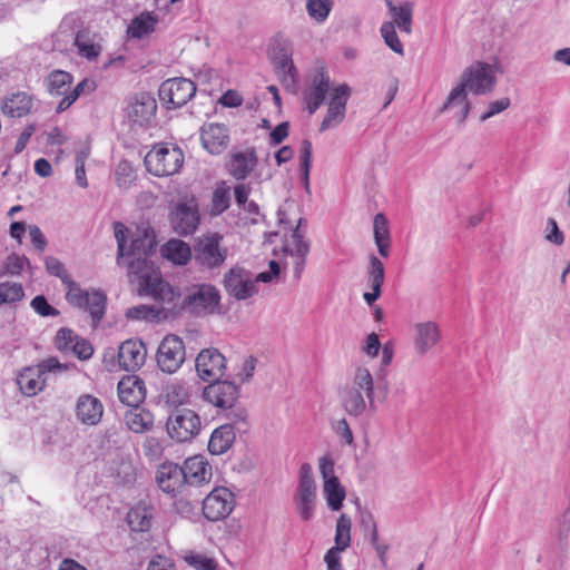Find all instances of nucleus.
Instances as JSON below:
<instances>
[{
  "label": "nucleus",
  "instance_id": "1",
  "mask_svg": "<svg viewBox=\"0 0 570 570\" xmlns=\"http://www.w3.org/2000/svg\"><path fill=\"white\" fill-rule=\"evenodd\" d=\"M340 397L344 410L353 416L362 415L367 406L376 410L375 385L372 373L364 366H357Z\"/></svg>",
  "mask_w": 570,
  "mask_h": 570
},
{
  "label": "nucleus",
  "instance_id": "2",
  "mask_svg": "<svg viewBox=\"0 0 570 570\" xmlns=\"http://www.w3.org/2000/svg\"><path fill=\"white\" fill-rule=\"evenodd\" d=\"M127 261L128 276L138 283L141 295H148L160 302H171L174 291L164 282L155 269L149 256H125Z\"/></svg>",
  "mask_w": 570,
  "mask_h": 570
},
{
  "label": "nucleus",
  "instance_id": "3",
  "mask_svg": "<svg viewBox=\"0 0 570 570\" xmlns=\"http://www.w3.org/2000/svg\"><path fill=\"white\" fill-rule=\"evenodd\" d=\"M223 236L218 233H210L197 238L194 246V258L196 264L205 271H218L224 265L228 248L222 245Z\"/></svg>",
  "mask_w": 570,
  "mask_h": 570
},
{
  "label": "nucleus",
  "instance_id": "4",
  "mask_svg": "<svg viewBox=\"0 0 570 570\" xmlns=\"http://www.w3.org/2000/svg\"><path fill=\"white\" fill-rule=\"evenodd\" d=\"M67 287L66 299L69 304L87 311L94 326L102 320L106 308V295L100 291L85 292L80 286L69 278L63 283Z\"/></svg>",
  "mask_w": 570,
  "mask_h": 570
},
{
  "label": "nucleus",
  "instance_id": "5",
  "mask_svg": "<svg viewBox=\"0 0 570 570\" xmlns=\"http://www.w3.org/2000/svg\"><path fill=\"white\" fill-rule=\"evenodd\" d=\"M146 169L158 177L170 176L179 171L184 164V154L176 146H159L145 156Z\"/></svg>",
  "mask_w": 570,
  "mask_h": 570
},
{
  "label": "nucleus",
  "instance_id": "6",
  "mask_svg": "<svg viewBox=\"0 0 570 570\" xmlns=\"http://www.w3.org/2000/svg\"><path fill=\"white\" fill-rule=\"evenodd\" d=\"M170 226L180 236L194 234L200 223L198 202L194 196L180 198L170 208Z\"/></svg>",
  "mask_w": 570,
  "mask_h": 570
},
{
  "label": "nucleus",
  "instance_id": "7",
  "mask_svg": "<svg viewBox=\"0 0 570 570\" xmlns=\"http://www.w3.org/2000/svg\"><path fill=\"white\" fill-rule=\"evenodd\" d=\"M202 429L199 415L190 409H175L168 416L166 430L176 442H188L196 438Z\"/></svg>",
  "mask_w": 570,
  "mask_h": 570
},
{
  "label": "nucleus",
  "instance_id": "8",
  "mask_svg": "<svg viewBox=\"0 0 570 570\" xmlns=\"http://www.w3.org/2000/svg\"><path fill=\"white\" fill-rule=\"evenodd\" d=\"M220 303V293L208 283L194 284L188 287L184 298V308L195 315L212 314Z\"/></svg>",
  "mask_w": 570,
  "mask_h": 570
},
{
  "label": "nucleus",
  "instance_id": "9",
  "mask_svg": "<svg viewBox=\"0 0 570 570\" xmlns=\"http://www.w3.org/2000/svg\"><path fill=\"white\" fill-rule=\"evenodd\" d=\"M293 500L301 519L309 521L314 517L315 511L316 483L313 476V469L308 463L301 465L298 487Z\"/></svg>",
  "mask_w": 570,
  "mask_h": 570
},
{
  "label": "nucleus",
  "instance_id": "10",
  "mask_svg": "<svg viewBox=\"0 0 570 570\" xmlns=\"http://www.w3.org/2000/svg\"><path fill=\"white\" fill-rule=\"evenodd\" d=\"M223 286L226 293L237 301L248 299L258 292L253 273L239 265L233 266L224 274Z\"/></svg>",
  "mask_w": 570,
  "mask_h": 570
},
{
  "label": "nucleus",
  "instance_id": "11",
  "mask_svg": "<svg viewBox=\"0 0 570 570\" xmlns=\"http://www.w3.org/2000/svg\"><path fill=\"white\" fill-rule=\"evenodd\" d=\"M186 358L185 344L177 335H166L160 342L156 361L161 372L167 374L176 373Z\"/></svg>",
  "mask_w": 570,
  "mask_h": 570
},
{
  "label": "nucleus",
  "instance_id": "12",
  "mask_svg": "<svg viewBox=\"0 0 570 570\" xmlns=\"http://www.w3.org/2000/svg\"><path fill=\"white\" fill-rule=\"evenodd\" d=\"M495 82V70L485 62H474L463 71L460 78V83L475 95L491 92Z\"/></svg>",
  "mask_w": 570,
  "mask_h": 570
},
{
  "label": "nucleus",
  "instance_id": "13",
  "mask_svg": "<svg viewBox=\"0 0 570 570\" xmlns=\"http://www.w3.org/2000/svg\"><path fill=\"white\" fill-rule=\"evenodd\" d=\"M195 367L203 381L212 383L224 376L226 358L217 348H205L198 353Z\"/></svg>",
  "mask_w": 570,
  "mask_h": 570
},
{
  "label": "nucleus",
  "instance_id": "14",
  "mask_svg": "<svg viewBox=\"0 0 570 570\" xmlns=\"http://www.w3.org/2000/svg\"><path fill=\"white\" fill-rule=\"evenodd\" d=\"M234 495L224 487L215 488L203 501V514L209 521H219L230 514Z\"/></svg>",
  "mask_w": 570,
  "mask_h": 570
},
{
  "label": "nucleus",
  "instance_id": "15",
  "mask_svg": "<svg viewBox=\"0 0 570 570\" xmlns=\"http://www.w3.org/2000/svg\"><path fill=\"white\" fill-rule=\"evenodd\" d=\"M195 92V83L186 78L168 79L159 88L160 99L173 108L186 105L194 97Z\"/></svg>",
  "mask_w": 570,
  "mask_h": 570
},
{
  "label": "nucleus",
  "instance_id": "16",
  "mask_svg": "<svg viewBox=\"0 0 570 570\" xmlns=\"http://www.w3.org/2000/svg\"><path fill=\"white\" fill-rule=\"evenodd\" d=\"M350 96L351 88L346 83H342L333 90L326 116L320 127L321 131L337 127L344 120Z\"/></svg>",
  "mask_w": 570,
  "mask_h": 570
},
{
  "label": "nucleus",
  "instance_id": "17",
  "mask_svg": "<svg viewBox=\"0 0 570 570\" xmlns=\"http://www.w3.org/2000/svg\"><path fill=\"white\" fill-rule=\"evenodd\" d=\"M238 387L229 381H215L203 390V399L219 409H232L238 399Z\"/></svg>",
  "mask_w": 570,
  "mask_h": 570
},
{
  "label": "nucleus",
  "instance_id": "18",
  "mask_svg": "<svg viewBox=\"0 0 570 570\" xmlns=\"http://www.w3.org/2000/svg\"><path fill=\"white\" fill-rule=\"evenodd\" d=\"M306 220L299 218L296 228L292 232L291 238L286 240L284 250L295 257L294 276L299 279L305 265V257L309 252V243L304 239Z\"/></svg>",
  "mask_w": 570,
  "mask_h": 570
},
{
  "label": "nucleus",
  "instance_id": "19",
  "mask_svg": "<svg viewBox=\"0 0 570 570\" xmlns=\"http://www.w3.org/2000/svg\"><path fill=\"white\" fill-rule=\"evenodd\" d=\"M272 61L283 86L287 89L294 88L296 82V71L292 60V51L285 43L277 41L273 46Z\"/></svg>",
  "mask_w": 570,
  "mask_h": 570
},
{
  "label": "nucleus",
  "instance_id": "20",
  "mask_svg": "<svg viewBox=\"0 0 570 570\" xmlns=\"http://www.w3.org/2000/svg\"><path fill=\"white\" fill-rule=\"evenodd\" d=\"M156 482L163 492L175 497L185 487L186 475L180 465L173 462H165L157 469Z\"/></svg>",
  "mask_w": 570,
  "mask_h": 570
},
{
  "label": "nucleus",
  "instance_id": "21",
  "mask_svg": "<svg viewBox=\"0 0 570 570\" xmlns=\"http://www.w3.org/2000/svg\"><path fill=\"white\" fill-rule=\"evenodd\" d=\"M156 110L155 98L148 92H139L129 100L126 114L132 122L145 126L155 117Z\"/></svg>",
  "mask_w": 570,
  "mask_h": 570
},
{
  "label": "nucleus",
  "instance_id": "22",
  "mask_svg": "<svg viewBox=\"0 0 570 570\" xmlns=\"http://www.w3.org/2000/svg\"><path fill=\"white\" fill-rule=\"evenodd\" d=\"M147 350L140 340H127L118 350V363L127 372L139 370L146 361Z\"/></svg>",
  "mask_w": 570,
  "mask_h": 570
},
{
  "label": "nucleus",
  "instance_id": "23",
  "mask_svg": "<svg viewBox=\"0 0 570 570\" xmlns=\"http://www.w3.org/2000/svg\"><path fill=\"white\" fill-rule=\"evenodd\" d=\"M203 147L213 155L222 154L229 144L228 128L224 124H205L200 129Z\"/></svg>",
  "mask_w": 570,
  "mask_h": 570
},
{
  "label": "nucleus",
  "instance_id": "24",
  "mask_svg": "<svg viewBox=\"0 0 570 570\" xmlns=\"http://www.w3.org/2000/svg\"><path fill=\"white\" fill-rule=\"evenodd\" d=\"M441 340V331L435 322L426 321L414 325V348L419 355H425Z\"/></svg>",
  "mask_w": 570,
  "mask_h": 570
},
{
  "label": "nucleus",
  "instance_id": "25",
  "mask_svg": "<svg viewBox=\"0 0 570 570\" xmlns=\"http://www.w3.org/2000/svg\"><path fill=\"white\" fill-rule=\"evenodd\" d=\"M117 389L120 402L128 406L137 407L145 400V382L137 375L122 377Z\"/></svg>",
  "mask_w": 570,
  "mask_h": 570
},
{
  "label": "nucleus",
  "instance_id": "26",
  "mask_svg": "<svg viewBox=\"0 0 570 570\" xmlns=\"http://www.w3.org/2000/svg\"><path fill=\"white\" fill-rule=\"evenodd\" d=\"M186 475V484L202 485L212 480V465L202 455L187 459L181 466Z\"/></svg>",
  "mask_w": 570,
  "mask_h": 570
},
{
  "label": "nucleus",
  "instance_id": "27",
  "mask_svg": "<svg viewBox=\"0 0 570 570\" xmlns=\"http://www.w3.org/2000/svg\"><path fill=\"white\" fill-rule=\"evenodd\" d=\"M102 414L104 406L99 399L90 394L79 396L76 404V416L81 423L96 425L101 421Z\"/></svg>",
  "mask_w": 570,
  "mask_h": 570
},
{
  "label": "nucleus",
  "instance_id": "28",
  "mask_svg": "<svg viewBox=\"0 0 570 570\" xmlns=\"http://www.w3.org/2000/svg\"><path fill=\"white\" fill-rule=\"evenodd\" d=\"M470 102L468 100L466 88L460 82L452 88L440 112L455 110V118L459 124H463L470 112Z\"/></svg>",
  "mask_w": 570,
  "mask_h": 570
},
{
  "label": "nucleus",
  "instance_id": "29",
  "mask_svg": "<svg viewBox=\"0 0 570 570\" xmlns=\"http://www.w3.org/2000/svg\"><path fill=\"white\" fill-rule=\"evenodd\" d=\"M256 165L257 157L255 151L254 149H248L232 155L228 171L234 178L242 180L248 176Z\"/></svg>",
  "mask_w": 570,
  "mask_h": 570
},
{
  "label": "nucleus",
  "instance_id": "30",
  "mask_svg": "<svg viewBox=\"0 0 570 570\" xmlns=\"http://www.w3.org/2000/svg\"><path fill=\"white\" fill-rule=\"evenodd\" d=\"M17 384L24 395L33 396L45 387L46 377L40 374V370L36 366H29L19 373Z\"/></svg>",
  "mask_w": 570,
  "mask_h": 570
},
{
  "label": "nucleus",
  "instance_id": "31",
  "mask_svg": "<svg viewBox=\"0 0 570 570\" xmlns=\"http://www.w3.org/2000/svg\"><path fill=\"white\" fill-rule=\"evenodd\" d=\"M235 441V431L233 424H223L215 429L208 442V451L212 454L219 455L229 450Z\"/></svg>",
  "mask_w": 570,
  "mask_h": 570
},
{
  "label": "nucleus",
  "instance_id": "32",
  "mask_svg": "<svg viewBox=\"0 0 570 570\" xmlns=\"http://www.w3.org/2000/svg\"><path fill=\"white\" fill-rule=\"evenodd\" d=\"M32 98L26 92H16L4 99L1 105L2 112L9 117H22L30 112Z\"/></svg>",
  "mask_w": 570,
  "mask_h": 570
},
{
  "label": "nucleus",
  "instance_id": "33",
  "mask_svg": "<svg viewBox=\"0 0 570 570\" xmlns=\"http://www.w3.org/2000/svg\"><path fill=\"white\" fill-rule=\"evenodd\" d=\"M161 255L176 265H186L191 258V249L180 239H170L161 246Z\"/></svg>",
  "mask_w": 570,
  "mask_h": 570
},
{
  "label": "nucleus",
  "instance_id": "34",
  "mask_svg": "<svg viewBox=\"0 0 570 570\" xmlns=\"http://www.w3.org/2000/svg\"><path fill=\"white\" fill-rule=\"evenodd\" d=\"M125 423L135 433H144L153 429L154 416L149 411L134 407L125 413Z\"/></svg>",
  "mask_w": 570,
  "mask_h": 570
},
{
  "label": "nucleus",
  "instance_id": "35",
  "mask_svg": "<svg viewBox=\"0 0 570 570\" xmlns=\"http://www.w3.org/2000/svg\"><path fill=\"white\" fill-rule=\"evenodd\" d=\"M127 522L132 531H148L153 522L151 509L146 504H137L127 513Z\"/></svg>",
  "mask_w": 570,
  "mask_h": 570
},
{
  "label": "nucleus",
  "instance_id": "36",
  "mask_svg": "<svg viewBox=\"0 0 570 570\" xmlns=\"http://www.w3.org/2000/svg\"><path fill=\"white\" fill-rule=\"evenodd\" d=\"M391 12L392 21L394 22V28L397 27L402 32L407 35L412 31V17H413V3L404 2L401 6H391L389 7Z\"/></svg>",
  "mask_w": 570,
  "mask_h": 570
},
{
  "label": "nucleus",
  "instance_id": "37",
  "mask_svg": "<svg viewBox=\"0 0 570 570\" xmlns=\"http://www.w3.org/2000/svg\"><path fill=\"white\" fill-rule=\"evenodd\" d=\"M72 83V76L62 70H53L49 73L46 85L51 96H67Z\"/></svg>",
  "mask_w": 570,
  "mask_h": 570
},
{
  "label": "nucleus",
  "instance_id": "38",
  "mask_svg": "<svg viewBox=\"0 0 570 570\" xmlns=\"http://www.w3.org/2000/svg\"><path fill=\"white\" fill-rule=\"evenodd\" d=\"M156 247V239L153 233L145 230L137 234L130 244V248L125 256H150Z\"/></svg>",
  "mask_w": 570,
  "mask_h": 570
},
{
  "label": "nucleus",
  "instance_id": "39",
  "mask_svg": "<svg viewBox=\"0 0 570 570\" xmlns=\"http://www.w3.org/2000/svg\"><path fill=\"white\" fill-rule=\"evenodd\" d=\"M323 493L332 511H338L342 508L346 493L338 479L323 482Z\"/></svg>",
  "mask_w": 570,
  "mask_h": 570
},
{
  "label": "nucleus",
  "instance_id": "40",
  "mask_svg": "<svg viewBox=\"0 0 570 570\" xmlns=\"http://www.w3.org/2000/svg\"><path fill=\"white\" fill-rule=\"evenodd\" d=\"M163 397L167 404L177 407L188 402L189 392L185 383L173 381L164 386Z\"/></svg>",
  "mask_w": 570,
  "mask_h": 570
},
{
  "label": "nucleus",
  "instance_id": "41",
  "mask_svg": "<svg viewBox=\"0 0 570 570\" xmlns=\"http://www.w3.org/2000/svg\"><path fill=\"white\" fill-rule=\"evenodd\" d=\"M75 46L78 49V53L88 60L96 59L101 52L100 45L96 42L86 30L77 32Z\"/></svg>",
  "mask_w": 570,
  "mask_h": 570
},
{
  "label": "nucleus",
  "instance_id": "42",
  "mask_svg": "<svg viewBox=\"0 0 570 570\" xmlns=\"http://www.w3.org/2000/svg\"><path fill=\"white\" fill-rule=\"evenodd\" d=\"M156 23L157 19L151 13H141L131 20L127 32L131 38L140 39L144 36L153 32L155 30Z\"/></svg>",
  "mask_w": 570,
  "mask_h": 570
},
{
  "label": "nucleus",
  "instance_id": "43",
  "mask_svg": "<svg viewBox=\"0 0 570 570\" xmlns=\"http://www.w3.org/2000/svg\"><path fill=\"white\" fill-rule=\"evenodd\" d=\"M96 89V82L90 79L81 80L72 90L69 89L67 96H65L57 106V112H63L67 110L82 94H90Z\"/></svg>",
  "mask_w": 570,
  "mask_h": 570
},
{
  "label": "nucleus",
  "instance_id": "44",
  "mask_svg": "<svg viewBox=\"0 0 570 570\" xmlns=\"http://www.w3.org/2000/svg\"><path fill=\"white\" fill-rule=\"evenodd\" d=\"M330 90V78L323 72L315 76L312 86L305 91V100L323 104Z\"/></svg>",
  "mask_w": 570,
  "mask_h": 570
},
{
  "label": "nucleus",
  "instance_id": "45",
  "mask_svg": "<svg viewBox=\"0 0 570 570\" xmlns=\"http://www.w3.org/2000/svg\"><path fill=\"white\" fill-rule=\"evenodd\" d=\"M230 203V188L223 181L218 184L213 193L210 214L218 216L224 213Z\"/></svg>",
  "mask_w": 570,
  "mask_h": 570
},
{
  "label": "nucleus",
  "instance_id": "46",
  "mask_svg": "<svg viewBox=\"0 0 570 570\" xmlns=\"http://www.w3.org/2000/svg\"><path fill=\"white\" fill-rule=\"evenodd\" d=\"M351 527L352 521L348 515L342 513L336 521L335 529V547L346 550L351 544Z\"/></svg>",
  "mask_w": 570,
  "mask_h": 570
},
{
  "label": "nucleus",
  "instance_id": "47",
  "mask_svg": "<svg viewBox=\"0 0 570 570\" xmlns=\"http://www.w3.org/2000/svg\"><path fill=\"white\" fill-rule=\"evenodd\" d=\"M366 274L370 287H382L385 278V269L383 263L374 255L370 256Z\"/></svg>",
  "mask_w": 570,
  "mask_h": 570
},
{
  "label": "nucleus",
  "instance_id": "48",
  "mask_svg": "<svg viewBox=\"0 0 570 570\" xmlns=\"http://www.w3.org/2000/svg\"><path fill=\"white\" fill-rule=\"evenodd\" d=\"M23 287L19 283H0V305L19 302L23 298Z\"/></svg>",
  "mask_w": 570,
  "mask_h": 570
},
{
  "label": "nucleus",
  "instance_id": "49",
  "mask_svg": "<svg viewBox=\"0 0 570 570\" xmlns=\"http://www.w3.org/2000/svg\"><path fill=\"white\" fill-rule=\"evenodd\" d=\"M184 560L196 570H217V562L203 553L187 551L184 556Z\"/></svg>",
  "mask_w": 570,
  "mask_h": 570
},
{
  "label": "nucleus",
  "instance_id": "50",
  "mask_svg": "<svg viewBox=\"0 0 570 570\" xmlns=\"http://www.w3.org/2000/svg\"><path fill=\"white\" fill-rule=\"evenodd\" d=\"M332 8L331 0H307L306 10L311 18L317 22H323L330 14Z\"/></svg>",
  "mask_w": 570,
  "mask_h": 570
},
{
  "label": "nucleus",
  "instance_id": "51",
  "mask_svg": "<svg viewBox=\"0 0 570 570\" xmlns=\"http://www.w3.org/2000/svg\"><path fill=\"white\" fill-rule=\"evenodd\" d=\"M115 176L117 185L120 188H128L136 178L134 168L127 160H121L118 163L115 169Z\"/></svg>",
  "mask_w": 570,
  "mask_h": 570
},
{
  "label": "nucleus",
  "instance_id": "52",
  "mask_svg": "<svg viewBox=\"0 0 570 570\" xmlns=\"http://www.w3.org/2000/svg\"><path fill=\"white\" fill-rule=\"evenodd\" d=\"M381 35L389 48L395 53L403 55V45L396 35L394 22H384L381 27Z\"/></svg>",
  "mask_w": 570,
  "mask_h": 570
},
{
  "label": "nucleus",
  "instance_id": "53",
  "mask_svg": "<svg viewBox=\"0 0 570 570\" xmlns=\"http://www.w3.org/2000/svg\"><path fill=\"white\" fill-rule=\"evenodd\" d=\"M141 448L144 455L150 461L159 460L164 452L161 441L155 436H147Z\"/></svg>",
  "mask_w": 570,
  "mask_h": 570
},
{
  "label": "nucleus",
  "instance_id": "54",
  "mask_svg": "<svg viewBox=\"0 0 570 570\" xmlns=\"http://www.w3.org/2000/svg\"><path fill=\"white\" fill-rule=\"evenodd\" d=\"M26 266H30L29 259L24 255L16 253L10 254L4 262L6 272L12 276L20 275Z\"/></svg>",
  "mask_w": 570,
  "mask_h": 570
},
{
  "label": "nucleus",
  "instance_id": "55",
  "mask_svg": "<svg viewBox=\"0 0 570 570\" xmlns=\"http://www.w3.org/2000/svg\"><path fill=\"white\" fill-rule=\"evenodd\" d=\"M46 269L50 275L57 276L62 283L69 282L70 275L63 264L56 257L48 256L45 259Z\"/></svg>",
  "mask_w": 570,
  "mask_h": 570
},
{
  "label": "nucleus",
  "instance_id": "56",
  "mask_svg": "<svg viewBox=\"0 0 570 570\" xmlns=\"http://www.w3.org/2000/svg\"><path fill=\"white\" fill-rule=\"evenodd\" d=\"M30 305L35 309V312L40 316L46 317L59 315V311L52 307L43 295L36 296L31 301Z\"/></svg>",
  "mask_w": 570,
  "mask_h": 570
},
{
  "label": "nucleus",
  "instance_id": "57",
  "mask_svg": "<svg viewBox=\"0 0 570 570\" xmlns=\"http://www.w3.org/2000/svg\"><path fill=\"white\" fill-rule=\"evenodd\" d=\"M373 233L374 240L390 239L389 222L382 213L374 216Z\"/></svg>",
  "mask_w": 570,
  "mask_h": 570
},
{
  "label": "nucleus",
  "instance_id": "58",
  "mask_svg": "<svg viewBox=\"0 0 570 570\" xmlns=\"http://www.w3.org/2000/svg\"><path fill=\"white\" fill-rule=\"evenodd\" d=\"M114 229H115V237H116L117 246H118L117 262H118V264H122L125 255H126L125 246H126V235H127L128 229L122 223H119V222L115 223Z\"/></svg>",
  "mask_w": 570,
  "mask_h": 570
},
{
  "label": "nucleus",
  "instance_id": "59",
  "mask_svg": "<svg viewBox=\"0 0 570 570\" xmlns=\"http://www.w3.org/2000/svg\"><path fill=\"white\" fill-rule=\"evenodd\" d=\"M510 106V99L508 97H503L501 99H498V100H494V101H491L488 106V109L487 111H484L481 117H480V121L483 122L488 119H490L491 117L504 111L505 109H508Z\"/></svg>",
  "mask_w": 570,
  "mask_h": 570
},
{
  "label": "nucleus",
  "instance_id": "60",
  "mask_svg": "<svg viewBox=\"0 0 570 570\" xmlns=\"http://www.w3.org/2000/svg\"><path fill=\"white\" fill-rule=\"evenodd\" d=\"M546 239L549 243L554 244L557 246L562 245L564 242V235L559 229L558 224L554 218H549L547 222Z\"/></svg>",
  "mask_w": 570,
  "mask_h": 570
},
{
  "label": "nucleus",
  "instance_id": "61",
  "mask_svg": "<svg viewBox=\"0 0 570 570\" xmlns=\"http://www.w3.org/2000/svg\"><path fill=\"white\" fill-rule=\"evenodd\" d=\"M334 460L330 455H324L318 460L320 473L323 482L338 479L335 475Z\"/></svg>",
  "mask_w": 570,
  "mask_h": 570
},
{
  "label": "nucleus",
  "instance_id": "62",
  "mask_svg": "<svg viewBox=\"0 0 570 570\" xmlns=\"http://www.w3.org/2000/svg\"><path fill=\"white\" fill-rule=\"evenodd\" d=\"M77 335L69 328H60L56 335V345L59 350H70Z\"/></svg>",
  "mask_w": 570,
  "mask_h": 570
},
{
  "label": "nucleus",
  "instance_id": "63",
  "mask_svg": "<svg viewBox=\"0 0 570 570\" xmlns=\"http://www.w3.org/2000/svg\"><path fill=\"white\" fill-rule=\"evenodd\" d=\"M73 351V353L80 358V360H87L89 358L91 355H92V346L91 344L83 340V338H79L77 336L75 343L72 344L71 348Z\"/></svg>",
  "mask_w": 570,
  "mask_h": 570
},
{
  "label": "nucleus",
  "instance_id": "64",
  "mask_svg": "<svg viewBox=\"0 0 570 570\" xmlns=\"http://www.w3.org/2000/svg\"><path fill=\"white\" fill-rule=\"evenodd\" d=\"M342 550L337 547L331 548L324 557L328 570H342L341 559L338 552Z\"/></svg>",
  "mask_w": 570,
  "mask_h": 570
}]
</instances>
